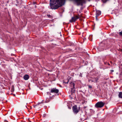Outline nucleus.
I'll return each instance as SVG.
<instances>
[{
  "instance_id": "1",
  "label": "nucleus",
  "mask_w": 122,
  "mask_h": 122,
  "mask_svg": "<svg viewBox=\"0 0 122 122\" xmlns=\"http://www.w3.org/2000/svg\"><path fill=\"white\" fill-rule=\"evenodd\" d=\"M111 47V46L109 44L101 43L100 44V46L98 47V49L99 51H102L104 49H108Z\"/></svg>"
},
{
  "instance_id": "2",
  "label": "nucleus",
  "mask_w": 122,
  "mask_h": 122,
  "mask_svg": "<svg viewBox=\"0 0 122 122\" xmlns=\"http://www.w3.org/2000/svg\"><path fill=\"white\" fill-rule=\"evenodd\" d=\"M105 103L102 101H100L97 102L95 105V107L97 108H101L103 107L105 105Z\"/></svg>"
},
{
  "instance_id": "3",
  "label": "nucleus",
  "mask_w": 122,
  "mask_h": 122,
  "mask_svg": "<svg viewBox=\"0 0 122 122\" xmlns=\"http://www.w3.org/2000/svg\"><path fill=\"white\" fill-rule=\"evenodd\" d=\"M80 15L78 14V15H74V17H72L71 19L70 20V22H75L77 19L80 17Z\"/></svg>"
},
{
  "instance_id": "4",
  "label": "nucleus",
  "mask_w": 122,
  "mask_h": 122,
  "mask_svg": "<svg viewBox=\"0 0 122 122\" xmlns=\"http://www.w3.org/2000/svg\"><path fill=\"white\" fill-rule=\"evenodd\" d=\"M72 110L73 112L75 114H77L79 111L76 105H75L73 107Z\"/></svg>"
},
{
  "instance_id": "5",
  "label": "nucleus",
  "mask_w": 122,
  "mask_h": 122,
  "mask_svg": "<svg viewBox=\"0 0 122 122\" xmlns=\"http://www.w3.org/2000/svg\"><path fill=\"white\" fill-rule=\"evenodd\" d=\"M59 92L58 89H56V88H51L50 92L57 94Z\"/></svg>"
},
{
  "instance_id": "6",
  "label": "nucleus",
  "mask_w": 122,
  "mask_h": 122,
  "mask_svg": "<svg viewBox=\"0 0 122 122\" xmlns=\"http://www.w3.org/2000/svg\"><path fill=\"white\" fill-rule=\"evenodd\" d=\"M101 14V12L99 10H97L96 12V20L97 21L98 20V17Z\"/></svg>"
},
{
  "instance_id": "7",
  "label": "nucleus",
  "mask_w": 122,
  "mask_h": 122,
  "mask_svg": "<svg viewBox=\"0 0 122 122\" xmlns=\"http://www.w3.org/2000/svg\"><path fill=\"white\" fill-rule=\"evenodd\" d=\"M29 77L28 75L25 74L23 77L24 79L25 80H27L29 78Z\"/></svg>"
},
{
  "instance_id": "8",
  "label": "nucleus",
  "mask_w": 122,
  "mask_h": 122,
  "mask_svg": "<svg viewBox=\"0 0 122 122\" xmlns=\"http://www.w3.org/2000/svg\"><path fill=\"white\" fill-rule=\"evenodd\" d=\"M70 83L71 87L73 88H75V84L74 83L72 82H71Z\"/></svg>"
},
{
  "instance_id": "9",
  "label": "nucleus",
  "mask_w": 122,
  "mask_h": 122,
  "mask_svg": "<svg viewBox=\"0 0 122 122\" xmlns=\"http://www.w3.org/2000/svg\"><path fill=\"white\" fill-rule=\"evenodd\" d=\"M98 79V78L97 77H95L94 78V80H92V82H97Z\"/></svg>"
},
{
  "instance_id": "10",
  "label": "nucleus",
  "mask_w": 122,
  "mask_h": 122,
  "mask_svg": "<svg viewBox=\"0 0 122 122\" xmlns=\"http://www.w3.org/2000/svg\"><path fill=\"white\" fill-rule=\"evenodd\" d=\"M118 96L119 98H122V92H119Z\"/></svg>"
},
{
  "instance_id": "11",
  "label": "nucleus",
  "mask_w": 122,
  "mask_h": 122,
  "mask_svg": "<svg viewBox=\"0 0 122 122\" xmlns=\"http://www.w3.org/2000/svg\"><path fill=\"white\" fill-rule=\"evenodd\" d=\"M75 91V88H71V94H72L73 93H74Z\"/></svg>"
},
{
  "instance_id": "12",
  "label": "nucleus",
  "mask_w": 122,
  "mask_h": 122,
  "mask_svg": "<svg viewBox=\"0 0 122 122\" xmlns=\"http://www.w3.org/2000/svg\"><path fill=\"white\" fill-rule=\"evenodd\" d=\"M14 86L13 85H12L11 86V91L12 92H14Z\"/></svg>"
},
{
  "instance_id": "13",
  "label": "nucleus",
  "mask_w": 122,
  "mask_h": 122,
  "mask_svg": "<svg viewBox=\"0 0 122 122\" xmlns=\"http://www.w3.org/2000/svg\"><path fill=\"white\" fill-rule=\"evenodd\" d=\"M104 64L105 65H107L108 66H110V64L108 62H107V61H106L105 62H104Z\"/></svg>"
},
{
  "instance_id": "14",
  "label": "nucleus",
  "mask_w": 122,
  "mask_h": 122,
  "mask_svg": "<svg viewBox=\"0 0 122 122\" xmlns=\"http://www.w3.org/2000/svg\"><path fill=\"white\" fill-rule=\"evenodd\" d=\"M50 101V98H48L46 99V100L45 101L47 103L49 102Z\"/></svg>"
},
{
  "instance_id": "15",
  "label": "nucleus",
  "mask_w": 122,
  "mask_h": 122,
  "mask_svg": "<svg viewBox=\"0 0 122 122\" xmlns=\"http://www.w3.org/2000/svg\"><path fill=\"white\" fill-rule=\"evenodd\" d=\"M106 60V57H104L103 58L102 61L104 63V62H105L106 61H105Z\"/></svg>"
},
{
  "instance_id": "16",
  "label": "nucleus",
  "mask_w": 122,
  "mask_h": 122,
  "mask_svg": "<svg viewBox=\"0 0 122 122\" xmlns=\"http://www.w3.org/2000/svg\"><path fill=\"white\" fill-rule=\"evenodd\" d=\"M43 100H42V102H38L37 104L36 105V106H37L38 105H39V104H40L41 103H43Z\"/></svg>"
},
{
  "instance_id": "17",
  "label": "nucleus",
  "mask_w": 122,
  "mask_h": 122,
  "mask_svg": "<svg viewBox=\"0 0 122 122\" xmlns=\"http://www.w3.org/2000/svg\"><path fill=\"white\" fill-rule=\"evenodd\" d=\"M47 16L49 18H52V16H51L49 14H47Z\"/></svg>"
},
{
  "instance_id": "18",
  "label": "nucleus",
  "mask_w": 122,
  "mask_h": 122,
  "mask_svg": "<svg viewBox=\"0 0 122 122\" xmlns=\"http://www.w3.org/2000/svg\"><path fill=\"white\" fill-rule=\"evenodd\" d=\"M88 87L89 89H91L92 88V86H91L90 85H88Z\"/></svg>"
},
{
  "instance_id": "19",
  "label": "nucleus",
  "mask_w": 122,
  "mask_h": 122,
  "mask_svg": "<svg viewBox=\"0 0 122 122\" xmlns=\"http://www.w3.org/2000/svg\"><path fill=\"white\" fill-rule=\"evenodd\" d=\"M108 0H102V1L103 3H105Z\"/></svg>"
},
{
  "instance_id": "20",
  "label": "nucleus",
  "mask_w": 122,
  "mask_h": 122,
  "mask_svg": "<svg viewBox=\"0 0 122 122\" xmlns=\"http://www.w3.org/2000/svg\"><path fill=\"white\" fill-rule=\"evenodd\" d=\"M119 34L120 36H122V31L119 32Z\"/></svg>"
},
{
  "instance_id": "21",
  "label": "nucleus",
  "mask_w": 122,
  "mask_h": 122,
  "mask_svg": "<svg viewBox=\"0 0 122 122\" xmlns=\"http://www.w3.org/2000/svg\"><path fill=\"white\" fill-rule=\"evenodd\" d=\"M68 82H69V80H68L67 82H66L64 81V82L66 84H68Z\"/></svg>"
},
{
  "instance_id": "22",
  "label": "nucleus",
  "mask_w": 122,
  "mask_h": 122,
  "mask_svg": "<svg viewBox=\"0 0 122 122\" xmlns=\"http://www.w3.org/2000/svg\"><path fill=\"white\" fill-rule=\"evenodd\" d=\"M46 116V115L45 114H43V117H45Z\"/></svg>"
},
{
  "instance_id": "23",
  "label": "nucleus",
  "mask_w": 122,
  "mask_h": 122,
  "mask_svg": "<svg viewBox=\"0 0 122 122\" xmlns=\"http://www.w3.org/2000/svg\"><path fill=\"white\" fill-rule=\"evenodd\" d=\"M79 76L81 77L82 76V74L81 73H80V74L79 75Z\"/></svg>"
},
{
  "instance_id": "24",
  "label": "nucleus",
  "mask_w": 122,
  "mask_h": 122,
  "mask_svg": "<svg viewBox=\"0 0 122 122\" xmlns=\"http://www.w3.org/2000/svg\"><path fill=\"white\" fill-rule=\"evenodd\" d=\"M36 2H34L32 3V4L33 5H34V4H36Z\"/></svg>"
},
{
  "instance_id": "25",
  "label": "nucleus",
  "mask_w": 122,
  "mask_h": 122,
  "mask_svg": "<svg viewBox=\"0 0 122 122\" xmlns=\"http://www.w3.org/2000/svg\"><path fill=\"white\" fill-rule=\"evenodd\" d=\"M114 71L113 70H110V71L111 72H114Z\"/></svg>"
},
{
  "instance_id": "26",
  "label": "nucleus",
  "mask_w": 122,
  "mask_h": 122,
  "mask_svg": "<svg viewBox=\"0 0 122 122\" xmlns=\"http://www.w3.org/2000/svg\"><path fill=\"white\" fill-rule=\"evenodd\" d=\"M110 63L111 64H112L113 63V62H112V61H110Z\"/></svg>"
},
{
  "instance_id": "27",
  "label": "nucleus",
  "mask_w": 122,
  "mask_h": 122,
  "mask_svg": "<svg viewBox=\"0 0 122 122\" xmlns=\"http://www.w3.org/2000/svg\"><path fill=\"white\" fill-rule=\"evenodd\" d=\"M23 1L26 2V1H27V0H24Z\"/></svg>"
},
{
  "instance_id": "28",
  "label": "nucleus",
  "mask_w": 122,
  "mask_h": 122,
  "mask_svg": "<svg viewBox=\"0 0 122 122\" xmlns=\"http://www.w3.org/2000/svg\"><path fill=\"white\" fill-rule=\"evenodd\" d=\"M5 122H8L6 120H5Z\"/></svg>"
},
{
  "instance_id": "29",
  "label": "nucleus",
  "mask_w": 122,
  "mask_h": 122,
  "mask_svg": "<svg viewBox=\"0 0 122 122\" xmlns=\"http://www.w3.org/2000/svg\"><path fill=\"white\" fill-rule=\"evenodd\" d=\"M87 107H86V106H85L84 107V108H86Z\"/></svg>"
},
{
  "instance_id": "30",
  "label": "nucleus",
  "mask_w": 122,
  "mask_h": 122,
  "mask_svg": "<svg viewBox=\"0 0 122 122\" xmlns=\"http://www.w3.org/2000/svg\"><path fill=\"white\" fill-rule=\"evenodd\" d=\"M13 95L14 96H15V95L14 94H13Z\"/></svg>"
},
{
  "instance_id": "31",
  "label": "nucleus",
  "mask_w": 122,
  "mask_h": 122,
  "mask_svg": "<svg viewBox=\"0 0 122 122\" xmlns=\"http://www.w3.org/2000/svg\"><path fill=\"white\" fill-rule=\"evenodd\" d=\"M35 7L36 8V5L35 6Z\"/></svg>"
},
{
  "instance_id": "32",
  "label": "nucleus",
  "mask_w": 122,
  "mask_h": 122,
  "mask_svg": "<svg viewBox=\"0 0 122 122\" xmlns=\"http://www.w3.org/2000/svg\"><path fill=\"white\" fill-rule=\"evenodd\" d=\"M13 94L12 93H11L10 94L11 95H13Z\"/></svg>"
},
{
  "instance_id": "33",
  "label": "nucleus",
  "mask_w": 122,
  "mask_h": 122,
  "mask_svg": "<svg viewBox=\"0 0 122 122\" xmlns=\"http://www.w3.org/2000/svg\"><path fill=\"white\" fill-rule=\"evenodd\" d=\"M59 95V94H57V95Z\"/></svg>"
}]
</instances>
